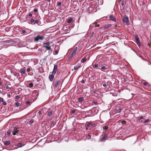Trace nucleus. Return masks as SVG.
<instances>
[{"instance_id": "f257e3e1", "label": "nucleus", "mask_w": 151, "mask_h": 151, "mask_svg": "<svg viewBox=\"0 0 151 151\" xmlns=\"http://www.w3.org/2000/svg\"><path fill=\"white\" fill-rule=\"evenodd\" d=\"M76 46V45H75L74 48L72 51V53H70V54L68 58L69 59L71 58L72 57L74 56L75 55L78 50V47Z\"/></svg>"}, {"instance_id": "f03ea898", "label": "nucleus", "mask_w": 151, "mask_h": 151, "mask_svg": "<svg viewBox=\"0 0 151 151\" xmlns=\"http://www.w3.org/2000/svg\"><path fill=\"white\" fill-rule=\"evenodd\" d=\"M45 37L42 36L40 35H37V36L35 37L34 40L35 41L37 42L39 40H42Z\"/></svg>"}, {"instance_id": "7ed1b4c3", "label": "nucleus", "mask_w": 151, "mask_h": 151, "mask_svg": "<svg viewBox=\"0 0 151 151\" xmlns=\"http://www.w3.org/2000/svg\"><path fill=\"white\" fill-rule=\"evenodd\" d=\"M43 45H44V47L47 50H51V47L49 46L50 45V42H47L45 43H44Z\"/></svg>"}, {"instance_id": "20e7f679", "label": "nucleus", "mask_w": 151, "mask_h": 151, "mask_svg": "<svg viewBox=\"0 0 151 151\" xmlns=\"http://www.w3.org/2000/svg\"><path fill=\"white\" fill-rule=\"evenodd\" d=\"M122 21L124 22H125L128 24H129V23L128 17L126 15H124V18L122 20Z\"/></svg>"}, {"instance_id": "39448f33", "label": "nucleus", "mask_w": 151, "mask_h": 151, "mask_svg": "<svg viewBox=\"0 0 151 151\" xmlns=\"http://www.w3.org/2000/svg\"><path fill=\"white\" fill-rule=\"evenodd\" d=\"M135 38L136 40L137 44L139 47H140L141 46L140 42L139 39L138 35H135Z\"/></svg>"}, {"instance_id": "423d86ee", "label": "nucleus", "mask_w": 151, "mask_h": 151, "mask_svg": "<svg viewBox=\"0 0 151 151\" xmlns=\"http://www.w3.org/2000/svg\"><path fill=\"white\" fill-rule=\"evenodd\" d=\"M58 68V66L57 65L54 64V68L52 71V74H55L56 73L57 69Z\"/></svg>"}, {"instance_id": "0eeeda50", "label": "nucleus", "mask_w": 151, "mask_h": 151, "mask_svg": "<svg viewBox=\"0 0 151 151\" xmlns=\"http://www.w3.org/2000/svg\"><path fill=\"white\" fill-rule=\"evenodd\" d=\"M108 136L107 134H105L101 139H100V141L101 142L104 141L106 139V138Z\"/></svg>"}, {"instance_id": "6e6552de", "label": "nucleus", "mask_w": 151, "mask_h": 151, "mask_svg": "<svg viewBox=\"0 0 151 151\" xmlns=\"http://www.w3.org/2000/svg\"><path fill=\"white\" fill-rule=\"evenodd\" d=\"M95 125V124L93 123V122H89L87 123L86 124V126L89 127L91 126H92L93 127H94Z\"/></svg>"}, {"instance_id": "1a4fd4ad", "label": "nucleus", "mask_w": 151, "mask_h": 151, "mask_svg": "<svg viewBox=\"0 0 151 151\" xmlns=\"http://www.w3.org/2000/svg\"><path fill=\"white\" fill-rule=\"evenodd\" d=\"M111 26V24H106L104 25V26L103 28L105 29H107L109 28Z\"/></svg>"}, {"instance_id": "9d476101", "label": "nucleus", "mask_w": 151, "mask_h": 151, "mask_svg": "<svg viewBox=\"0 0 151 151\" xmlns=\"http://www.w3.org/2000/svg\"><path fill=\"white\" fill-rule=\"evenodd\" d=\"M55 74H52L50 75L49 76V80L50 81H52L54 78V75Z\"/></svg>"}, {"instance_id": "9b49d317", "label": "nucleus", "mask_w": 151, "mask_h": 151, "mask_svg": "<svg viewBox=\"0 0 151 151\" xmlns=\"http://www.w3.org/2000/svg\"><path fill=\"white\" fill-rule=\"evenodd\" d=\"M80 67V64H78L77 65H75L74 66V69L75 70H77Z\"/></svg>"}, {"instance_id": "f8f14e48", "label": "nucleus", "mask_w": 151, "mask_h": 151, "mask_svg": "<svg viewBox=\"0 0 151 151\" xmlns=\"http://www.w3.org/2000/svg\"><path fill=\"white\" fill-rule=\"evenodd\" d=\"M60 82V80L57 81L55 84V86L56 87H57L59 86V84Z\"/></svg>"}, {"instance_id": "ddd939ff", "label": "nucleus", "mask_w": 151, "mask_h": 151, "mask_svg": "<svg viewBox=\"0 0 151 151\" xmlns=\"http://www.w3.org/2000/svg\"><path fill=\"white\" fill-rule=\"evenodd\" d=\"M109 18L112 21H113L114 22L116 21V18H114L113 15H110L109 16Z\"/></svg>"}, {"instance_id": "4468645a", "label": "nucleus", "mask_w": 151, "mask_h": 151, "mask_svg": "<svg viewBox=\"0 0 151 151\" xmlns=\"http://www.w3.org/2000/svg\"><path fill=\"white\" fill-rule=\"evenodd\" d=\"M19 131V130L16 127H15L14 129V132H15V133H16L17 134L18 133V132Z\"/></svg>"}, {"instance_id": "2eb2a0df", "label": "nucleus", "mask_w": 151, "mask_h": 151, "mask_svg": "<svg viewBox=\"0 0 151 151\" xmlns=\"http://www.w3.org/2000/svg\"><path fill=\"white\" fill-rule=\"evenodd\" d=\"M107 67H106V66H102L101 67V70L102 71H103V70H107Z\"/></svg>"}, {"instance_id": "dca6fc26", "label": "nucleus", "mask_w": 151, "mask_h": 151, "mask_svg": "<svg viewBox=\"0 0 151 151\" xmlns=\"http://www.w3.org/2000/svg\"><path fill=\"white\" fill-rule=\"evenodd\" d=\"M25 70L24 69L21 68L20 69V73L21 74H24L25 73Z\"/></svg>"}, {"instance_id": "f3484780", "label": "nucleus", "mask_w": 151, "mask_h": 151, "mask_svg": "<svg viewBox=\"0 0 151 151\" xmlns=\"http://www.w3.org/2000/svg\"><path fill=\"white\" fill-rule=\"evenodd\" d=\"M84 100V98L82 97H81L79 98L78 99V102H81L83 101Z\"/></svg>"}, {"instance_id": "a211bd4d", "label": "nucleus", "mask_w": 151, "mask_h": 151, "mask_svg": "<svg viewBox=\"0 0 151 151\" xmlns=\"http://www.w3.org/2000/svg\"><path fill=\"white\" fill-rule=\"evenodd\" d=\"M10 143V142L9 141H7L5 142L4 143L5 145L6 146H8L9 145Z\"/></svg>"}, {"instance_id": "6ab92c4d", "label": "nucleus", "mask_w": 151, "mask_h": 151, "mask_svg": "<svg viewBox=\"0 0 151 151\" xmlns=\"http://www.w3.org/2000/svg\"><path fill=\"white\" fill-rule=\"evenodd\" d=\"M73 19L72 18H70L67 19V22L68 23H70L73 21Z\"/></svg>"}, {"instance_id": "aec40b11", "label": "nucleus", "mask_w": 151, "mask_h": 151, "mask_svg": "<svg viewBox=\"0 0 151 151\" xmlns=\"http://www.w3.org/2000/svg\"><path fill=\"white\" fill-rule=\"evenodd\" d=\"M92 134V133L89 134L87 136V139H90Z\"/></svg>"}, {"instance_id": "412c9836", "label": "nucleus", "mask_w": 151, "mask_h": 151, "mask_svg": "<svg viewBox=\"0 0 151 151\" xmlns=\"http://www.w3.org/2000/svg\"><path fill=\"white\" fill-rule=\"evenodd\" d=\"M86 58H83L81 60V62L82 63H84L86 61Z\"/></svg>"}, {"instance_id": "4be33fe9", "label": "nucleus", "mask_w": 151, "mask_h": 151, "mask_svg": "<svg viewBox=\"0 0 151 151\" xmlns=\"http://www.w3.org/2000/svg\"><path fill=\"white\" fill-rule=\"evenodd\" d=\"M121 109H117L115 110V113H120L121 112Z\"/></svg>"}, {"instance_id": "5701e85b", "label": "nucleus", "mask_w": 151, "mask_h": 151, "mask_svg": "<svg viewBox=\"0 0 151 151\" xmlns=\"http://www.w3.org/2000/svg\"><path fill=\"white\" fill-rule=\"evenodd\" d=\"M33 86V84L32 83H30L28 84V87L32 88Z\"/></svg>"}, {"instance_id": "b1692460", "label": "nucleus", "mask_w": 151, "mask_h": 151, "mask_svg": "<svg viewBox=\"0 0 151 151\" xmlns=\"http://www.w3.org/2000/svg\"><path fill=\"white\" fill-rule=\"evenodd\" d=\"M18 146L19 147H22L24 146L23 144L22 143H18L17 144Z\"/></svg>"}, {"instance_id": "393cba45", "label": "nucleus", "mask_w": 151, "mask_h": 151, "mask_svg": "<svg viewBox=\"0 0 151 151\" xmlns=\"http://www.w3.org/2000/svg\"><path fill=\"white\" fill-rule=\"evenodd\" d=\"M52 114V111H49L48 112V113H47V115L49 116H51Z\"/></svg>"}, {"instance_id": "a878e982", "label": "nucleus", "mask_w": 151, "mask_h": 151, "mask_svg": "<svg viewBox=\"0 0 151 151\" xmlns=\"http://www.w3.org/2000/svg\"><path fill=\"white\" fill-rule=\"evenodd\" d=\"M96 23L95 22L94 23H92L90 26V28L91 27H95V25H96Z\"/></svg>"}, {"instance_id": "bb28decb", "label": "nucleus", "mask_w": 151, "mask_h": 151, "mask_svg": "<svg viewBox=\"0 0 151 151\" xmlns=\"http://www.w3.org/2000/svg\"><path fill=\"white\" fill-rule=\"evenodd\" d=\"M56 124V121L53 120L52 121V125L53 126H54Z\"/></svg>"}, {"instance_id": "cd10ccee", "label": "nucleus", "mask_w": 151, "mask_h": 151, "mask_svg": "<svg viewBox=\"0 0 151 151\" xmlns=\"http://www.w3.org/2000/svg\"><path fill=\"white\" fill-rule=\"evenodd\" d=\"M15 105L17 107H18L21 105V104L19 102H17L15 103Z\"/></svg>"}, {"instance_id": "c85d7f7f", "label": "nucleus", "mask_w": 151, "mask_h": 151, "mask_svg": "<svg viewBox=\"0 0 151 151\" xmlns=\"http://www.w3.org/2000/svg\"><path fill=\"white\" fill-rule=\"evenodd\" d=\"M11 131L10 130H9L8 132H7V134L8 136H10L11 134Z\"/></svg>"}, {"instance_id": "c756f323", "label": "nucleus", "mask_w": 151, "mask_h": 151, "mask_svg": "<svg viewBox=\"0 0 151 151\" xmlns=\"http://www.w3.org/2000/svg\"><path fill=\"white\" fill-rule=\"evenodd\" d=\"M30 21L32 24H33L35 20L34 19H32L30 20Z\"/></svg>"}, {"instance_id": "7c9ffc66", "label": "nucleus", "mask_w": 151, "mask_h": 151, "mask_svg": "<svg viewBox=\"0 0 151 151\" xmlns=\"http://www.w3.org/2000/svg\"><path fill=\"white\" fill-rule=\"evenodd\" d=\"M103 128L105 130H106L108 128V127L107 126H104L103 127Z\"/></svg>"}, {"instance_id": "2f4dec72", "label": "nucleus", "mask_w": 151, "mask_h": 151, "mask_svg": "<svg viewBox=\"0 0 151 151\" xmlns=\"http://www.w3.org/2000/svg\"><path fill=\"white\" fill-rule=\"evenodd\" d=\"M44 6H46L47 5V2H44L42 4Z\"/></svg>"}, {"instance_id": "473e14b6", "label": "nucleus", "mask_w": 151, "mask_h": 151, "mask_svg": "<svg viewBox=\"0 0 151 151\" xmlns=\"http://www.w3.org/2000/svg\"><path fill=\"white\" fill-rule=\"evenodd\" d=\"M149 122V120L148 119L145 120L143 122L144 123H147Z\"/></svg>"}, {"instance_id": "72a5a7b5", "label": "nucleus", "mask_w": 151, "mask_h": 151, "mask_svg": "<svg viewBox=\"0 0 151 151\" xmlns=\"http://www.w3.org/2000/svg\"><path fill=\"white\" fill-rule=\"evenodd\" d=\"M38 22L39 21L37 19L35 20L33 24H35V23L37 24Z\"/></svg>"}, {"instance_id": "f704fd0d", "label": "nucleus", "mask_w": 151, "mask_h": 151, "mask_svg": "<svg viewBox=\"0 0 151 151\" xmlns=\"http://www.w3.org/2000/svg\"><path fill=\"white\" fill-rule=\"evenodd\" d=\"M143 85L145 86H147L148 84L146 82H144L143 83Z\"/></svg>"}, {"instance_id": "c9c22d12", "label": "nucleus", "mask_w": 151, "mask_h": 151, "mask_svg": "<svg viewBox=\"0 0 151 151\" xmlns=\"http://www.w3.org/2000/svg\"><path fill=\"white\" fill-rule=\"evenodd\" d=\"M124 2L125 1H122L121 3V5L122 6H123L124 5Z\"/></svg>"}, {"instance_id": "e433bc0d", "label": "nucleus", "mask_w": 151, "mask_h": 151, "mask_svg": "<svg viewBox=\"0 0 151 151\" xmlns=\"http://www.w3.org/2000/svg\"><path fill=\"white\" fill-rule=\"evenodd\" d=\"M61 2H58L57 3V5L58 6H60L61 5Z\"/></svg>"}, {"instance_id": "4c0bfd02", "label": "nucleus", "mask_w": 151, "mask_h": 151, "mask_svg": "<svg viewBox=\"0 0 151 151\" xmlns=\"http://www.w3.org/2000/svg\"><path fill=\"white\" fill-rule=\"evenodd\" d=\"M3 102V99L2 98L0 97V102Z\"/></svg>"}, {"instance_id": "58836bf2", "label": "nucleus", "mask_w": 151, "mask_h": 151, "mask_svg": "<svg viewBox=\"0 0 151 151\" xmlns=\"http://www.w3.org/2000/svg\"><path fill=\"white\" fill-rule=\"evenodd\" d=\"M93 103L94 104H96L98 103V102L97 101H93Z\"/></svg>"}, {"instance_id": "ea45409f", "label": "nucleus", "mask_w": 151, "mask_h": 151, "mask_svg": "<svg viewBox=\"0 0 151 151\" xmlns=\"http://www.w3.org/2000/svg\"><path fill=\"white\" fill-rule=\"evenodd\" d=\"M6 88L7 89H10V88L7 85L6 86Z\"/></svg>"}, {"instance_id": "a19ab883", "label": "nucleus", "mask_w": 151, "mask_h": 151, "mask_svg": "<svg viewBox=\"0 0 151 151\" xmlns=\"http://www.w3.org/2000/svg\"><path fill=\"white\" fill-rule=\"evenodd\" d=\"M15 98L16 99H19L20 97L19 96L17 95L16 96Z\"/></svg>"}, {"instance_id": "79ce46f5", "label": "nucleus", "mask_w": 151, "mask_h": 151, "mask_svg": "<svg viewBox=\"0 0 151 151\" xmlns=\"http://www.w3.org/2000/svg\"><path fill=\"white\" fill-rule=\"evenodd\" d=\"M98 64H96L94 65V68H96L98 67Z\"/></svg>"}, {"instance_id": "37998d69", "label": "nucleus", "mask_w": 151, "mask_h": 151, "mask_svg": "<svg viewBox=\"0 0 151 151\" xmlns=\"http://www.w3.org/2000/svg\"><path fill=\"white\" fill-rule=\"evenodd\" d=\"M99 24H97V23H96V25H95V27H99Z\"/></svg>"}, {"instance_id": "c03bdc74", "label": "nucleus", "mask_w": 151, "mask_h": 151, "mask_svg": "<svg viewBox=\"0 0 151 151\" xmlns=\"http://www.w3.org/2000/svg\"><path fill=\"white\" fill-rule=\"evenodd\" d=\"M3 104L4 105H6L7 104V103L6 101H4L3 102Z\"/></svg>"}, {"instance_id": "a18cd8bd", "label": "nucleus", "mask_w": 151, "mask_h": 151, "mask_svg": "<svg viewBox=\"0 0 151 151\" xmlns=\"http://www.w3.org/2000/svg\"><path fill=\"white\" fill-rule=\"evenodd\" d=\"M34 122V121L33 119H31L30 121V123L31 124H32Z\"/></svg>"}, {"instance_id": "49530a36", "label": "nucleus", "mask_w": 151, "mask_h": 151, "mask_svg": "<svg viewBox=\"0 0 151 151\" xmlns=\"http://www.w3.org/2000/svg\"><path fill=\"white\" fill-rule=\"evenodd\" d=\"M58 53V51L57 50L55 51V53L56 55H57Z\"/></svg>"}, {"instance_id": "de8ad7c7", "label": "nucleus", "mask_w": 151, "mask_h": 151, "mask_svg": "<svg viewBox=\"0 0 151 151\" xmlns=\"http://www.w3.org/2000/svg\"><path fill=\"white\" fill-rule=\"evenodd\" d=\"M30 103V101H27L26 102V104H29Z\"/></svg>"}, {"instance_id": "09e8293b", "label": "nucleus", "mask_w": 151, "mask_h": 151, "mask_svg": "<svg viewBox=\"0 0 151 151\" xmlns=\"http://www.w3.org/2000/svg\"><path fill=\"white\" fill-rule=\"evenodd\" d=\"M42 111H39L38 112V114L39 115H40L41 114H42Z\"/></svg>"}, {"instance_id": "8fccbe9b", "label": "nucleus", "mask_w": 151, "mask_h": 151, "mask_svg": "<svg viewBox=\"0 0 151 151\" xmlns=\"http://www.w3.org/2000/svg\"><path fill=\"white\" fill-rule=\"evenodd\" d=\"M76 110L75 109L73 110L72 111V114H74Z\"/></svg>"}, {"instance_id": "3c124183", "label": "nucleus", "mask_w": 151, "mask_h": 151, "mask_svg": "<svg viewBox=\"0 0 151 151\" xmlns=\"http://www.w3.org/2000/svg\"><path fill=\"white\" fill-rule=\"evenodd\" d=\"M143 116H141L140 117L139 119V120H140L142 119H143Z\"/></svg>"}, {"instance_id": "603ef678", "label": "nucleus", "mask_w": 151, "mask_h": 151, "mask_svg": "<svg viewBox=\"0 0 151 151\" xmlns=\"http://www.w3.org/2000/svg\"><path fill=\"white\" fill-rule=\"evenodd\" d=\"M81 82L82 83H83L85 82V81L83 79H82L81 81Z\"/></svg>"}, {"instance_id": "864d4df0", "label": "nucleus", "mask_w": 151, "mask_h": 151, "mask_svg": "<svg viewBox=\"0 0 151 151\" xmlns=\"http://www.w3.org/2000/svg\"><path fill=\"white\" fill-rule=\"evenodd\" d=\"M103 86L104 87H106V84L105 83H104L103 84Z\"/></svg>"}, {"instance_id": "5fc2aeb1", "label": "nucleus", "mask_w": 151, "mask_h": 151, "mask_svg": "<svg viewBox=\"0 0 151 151\" xmlns=\"http://www.w3.org/2000/svg\"><path fill=\"white\" fill-rule=\"evenodd\" d=\"M22 32L23 34L25 33L26 32V31L25 30H23L22 31Z\"/></svg>"}, {"instance_id": "6e6d98bb", "label": "nucleus", "mask_w": 151, "mask_h": 151, "mask_svg": "<svg viewBox=\"0 0 151 151\" xmlns=\"http://www.w3.org/2000/svg\"><path fill=\"white\" fill-rule=\"evenodd\" d=\"M30 69L29 68H28L27 69V72H30Z\"/></svg>"}, {"instance_id": "4d7b16f0", "label": "nucleus", "mask_w": 151, "mask_h": 151, "mask_svg": "<svg viewBox=\"0 0 151 151\" xmlns=\"http://www.w3.org/2000/svg\"><path fill=\"white\" fill-rule=\"evenodd\" d=\"M37 9H35L34 10V11L35 12H36L37 11Z\"/></svg>"}, {"instance_id": "13d9d810", "label": "nucleus", "mask_w": 151, "mask_h": 151, "mask_svg": "<svg viewBox=\"0 0 151 151\" xmlns=\"http://www.w3.org/2000/svg\"><path fill=\"white\" fill-rule=\"evenodd\" d=\"M7 96L9 98H10L11 96V94H7Z\"/></svg>"}, {"instance_id": "bf43d9fd", "label": "nucleus", "mask_w": 151, "mask_h": 151, "mask_svg": "<svg viewBox=\"0 0 151 151\" xmlns=\"http://www.w3.org/2000/svg\"><path fill=\"white\" fill-rule=\"evenodd\" d=\"M29 16L30 17H31L32 16V14H30V13H29Z\"/></svg>"}, {"instance_id": "052dcab7", "label": "nucleus", "mask_w": 151, "mask_h": 151, "mask_svg": "<svg viewBox=\"0 0 151 151\" xmlns=\"http://www.w3.org/2000/svg\"><path fill=\"white\" fill-rule=\"evenodd\" d=\"M16 133H15V132H14V133H13V134L14 135H15L16 134Z\"/></svg>"}, {"instance_id": "680f3d73", "label": "nucleus", "mask_w": 151, "mask_h": 151, "mask_svg": "<svg viewBox=\"0 0 151 151\" xmlns=\"http://www.w3.org/2000/svg\"><path fill=\"white\" fill-rule=\"evenodd\" d=\"M93 92L94 93H96V91H93Z\"/></svg>"}, {"instance_id": "e2e57ef3", "label": "nucleus", "mask_w": 151, "mask_h": 151, "mask_svg": "<svg viewBox=\"0 0 151 151\" xmlns=\"http://www.w3.org/2000/svg\"><path fill=\"white\" fill-rule=\"evenodd\" d=\"M2 84V83L1 81H0V85H1Z\"/></svg>"}, {"instance_id": "0e129e2a", "label": "nucleus", "mask_w": 151, "mask_h": 151, "mask_svg": "<svg viewBox=\"0 0 151 151\" xmlns=\"http://www.w3.org/2000/svg\"><path fill=\"white\" fill-rule=\"evenodd\" d=\"M1 90H0V93H1Z\"/></svg>"}, {"instance_id": "69168bd1", "label": "nucleus", "mask_w": 151, "mask_h": 151, "mask_svg": "<svg viewBox=\"0 0 151 151\" xmlns=\"http://www.w3.org/2000/svg\"><path fill=\"white\" fill-rule=\"evenodd\" d=\"M48 1H50V0H48Z\"/></svg>"}]
</instances>
